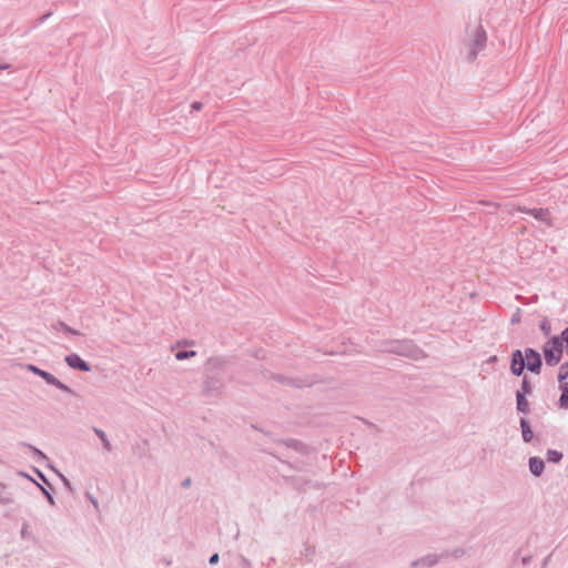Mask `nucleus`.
<instances>
[{"mask_svg": "<svg viewBox=\"0 0 568 568\" xmlns=\"http://www.w3.org/2000/svg\"><path fill=\"white\" fill-rule=\"evenodd\" d=\"M568 377V363H564L560 367H559V372H558V379L559 382L562 384V382Z\"/></svg>", "mask_w": 568, "mask_h": 568, "instance_id": "11", "label": "nucleus"}, {"mask_svg": "<svg viewBox=\"0 0 568 568\" xmlns=\"http://www.w3.org/2000/svg\"><path fill=\"white\" fill-rule=\"evenodd\" d=\"M521 428H523V438L525 442H530L531 438H532V433L531 430L529 429L526 420H521Z\"/></svg>", "mask_w": 568, "mask_h": 568, "instance_id": "10", "label": "nucleus"}, {"mask_svg": "<svg viewBox=\"0 0 568 568\" xmlns=\"http://www.w3.org/2000/svg\"><path fill=\"white\" fill-rule=\"evenodd\" d=\"M95 434L101 438L102 443H103V446L106 450H110L111 449V444L110 442L106 438V435L103 430H100V429H94Z\"/></svg>", "mask_w": 568, "mask_h": 568, "instance_id": "12", "label": "nucleus"}, {"mask_svg": "<svg viewBox=\"0 0 568 568\" xmlns=\"http://www.w3.org/2000/svg\"><path fill=\"white\" fill-rule=\"evenodd\" d=\"M194 355H195V352H190V353H187V352H179V353H176L175 356H176V358L179 361H182V359H185L189 356H194Z\"/></svg>", "mask_w": 568, "mask_h": 568, "instance_id": "16", "label": "nucleus"}, {"mask_svg": "<svg viewBox=\"0 0 568 568\" xmlns=\"http://www.w3.org/2000/svg\"><path fill=\"white\" fill-rule=\"evenodd\" d=\"M525 368V358H524V355L520 351H516L514 354H513V359H511V366H510V369L511 372L519 376L523 371Z\"/></svg>", "mask_w": 568, "mask_h": 568, "instance_id": "3", "label": "nucleus"}, {"mask_svg": "<svg viewBox=\"0 0 568 568\" xmlns=\"http://www.w3.org/2000/svg\"><path fill=\"white\" fill-rule=\"evenodd\" d=\"M523 387H524V389H525V392H526V393H529V387H528V385H527V382H526V381H524V382H523Z\"/></svg>", "mask_w": 568, "mask_h": 568, "instance_id": "20", "label": "nucleus"}, {"mask_svg": "<svg viewBox=\"0 0 568 568\" xmlns=\"http://www.w3.org/2000/svg\"><path fill=\"white\" fill-rule=\"evenodd\" d=\"M562 455L561 453L557 450H548L547 453V459L548 462L558 463L561 459Z\"/></svg>", "mask_w": 568, "mask_h": 568, "instance_id": "13", "label": "nucleus"}, {"mask_svg": "<svg viewBox=\"0 0 568 568\" xmlns=\"http://www.w3.org/2000/svg\"><path fill=\"white\" fill-rule=\"evenodd\" d=\"M65 362L72 368H78L83 372L90 371V366L83 359H81L80 356H78L75 354L68 355L65 357Z\"/></svg>", "mask_w": 568, "mask_h": 568, "instance_id": "4", "label": "nucleus"}, {"mask_svg": "<svg viewBox=\"0 0 568 568\" xmlns=\"http://www.w3.org/2000/svg\"><path fill=\"white\" fill-rule=\"evenodd\" d=\"M527 213L532 215L535 219L542 221L544 223H546L549 226L552 224V221L550 217V212L546 209H532V210H528Z\"/></svg>", "mask_w": 568, "mask_h": 568, "instance_id": "5", "label": "nucleus"}, {"mask_svg": "<svg viewBox=\"0 0 568 568\" xmlns=\"http://www.w3.org/2000/svg\"><path fill=\"white\" fill-rule=\"evenodd\" d=\"M561 395L559 398V406L561 408H568V383H562L560 385Z\"/></svg>", "mask_w": 568, "mask_h": 568, "instance_id": "8", "label": "nucleus"}, {"mask_svg": "<svg viewBox=\"0 0 568 568\" xmlns=\"http://www.w3.org/2000/svg\"><path fill=\"white\" fill-rule=\"evenodd\" d=\"M544 467H545V464L540 458H537V457L530 458L529 468H530V471L535 476H539L542 473Z\"/></svg>", "mask_w": 568, "mask_h": 568, "instance_id": "6", "label": "nucleus"}, {"mask_svg": "<svg viewBox=\"0 0 568 568\" xmlns=\"http://www.w3.org/2000/svg\"><path fill=\"white\" fill-rule=\"evenodd\" d=\"M485 39H486L485 33L481 31H478L477 41L479 42L480 47L484 44Z\"/></svg>", "mask_w": 568, "mask_h": 568, "instance_id": "17", "label": "nucleus"}, {"mask_svg": "<svg viewBox=\"0 0 568 568\" xmlns=\"http://www.w3.org/2000/svg\"><path fill=\"white\" fill-rule=\"evenodd\" d=\"M219 561V555L217 554H214L211 558H210V564H216Z\"/></svg>", "mask_w": 568, "mask_h": 568, "instance_id": "18", "label": "nucleus"}, {"mask_svg": "<svg viewBox=\"0 0 568 568\" xmlns=\"http://www.w3.org/2000/svg\"><path fill=\"white\" fill-rule=\"evenodd\" d=\"M517 408L520 412H526L528 408V402L521 393H517Z\"/></svg>", "mask_w": 568, "mask_h": 568, "instance_id": "9", "label": "nucleus"}, {"mask_svg": "<svg viewBox=\"0 0 568 568\" xmlns=\"http://www.w3.org/2000/svg\"><path fill=\"white\" fill-rule=\"evenodd\" d=\"M540 329L546 336L550 335V333H551L550 322L548 320H542L540 323Z\"/></svg>", "mask_w": 568, "mask_h": 568, "instance_id": "14", "label": "nucleus"}, {"mask_svg": "<svg viewBox=\"0 0 568 568\" xmlns=\"http://www.w3.org/2000/svg\"><path fill=\"white\" fill-rule=\"evenodd\" d=\"M525 365L530 372L539 373L540 366H541V358L539 353L534 351L532 348H527L525 351Z\"/></svg>", "mask_w": 568, "mask_h": 568, "instance_id": "2", "label": "nucleus"}, {"mask_svg": "<svg viewBox=\"0 0 568 568\" xmlns=\"http://www.w3.org/2000/svg\"><path fill=\"white\" fill-rule=\"evenodd\" d=\"M30 369L33 371L34 373L39 374L42 378H44L48 383L52 384V385H55V386H59V387H62L61 383L54 377L52 376L51 374L44 372V371H41L34 366H30Z\"/></svg>", "mask_w": 568, "mask_h": 568, "instance_id": "7", "label": "nucleus"}, {"mask_svg": "<svg viewBox=\"0 0 568 568\" xmlns=\"http://www.w3.org/2000/svg\"><path fill=\"white\" fill-rule=\"evenodd\" d=\"M192 108H193V109H195V110H201L202 104H201L200 102H194V103L192 104Z\"/></svg>", "mask_w": 568, "mask_h": 568, "instance_id": "19", "label": "nucleus"}, {"mask_svg": "<svg viewBox=\"0 0 568 568\" xmlns=\"http://www.w3.org/2000/svg\"><path fill=\"white\" fill-rule=\"evenodd\" d=\"M559 337L561 338V342L562 344L566 343V351H567V355H568V327L565 328L561 334L559 335Z\"/></svg>", "mask_w": 568, "mask_h": 568, "instance_id": "15", "label": "nucleus"}, {"mask_svg": "<svg viewBox=\"0 0 568 568\" xmlns=\"http://www.w3.org/2000/svg\"><path fill=\"white\" fill-rule=\"evenodd\" d=\"M562 348L564 344L559 335L550 338L542 347L546 364L549 366L557 365L561 359Z\"/></svg>", "mask_w": 568, "mask_h": 568, "instance_id": "1", "label": "nucleus"}]
</instances>
